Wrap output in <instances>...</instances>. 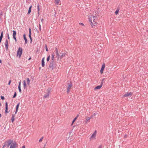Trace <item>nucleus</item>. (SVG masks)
I'll return each instance as SVG.
<instances>
[{"label":"nucleus","mask_w":148,"mask_h":148,"mask_svg":"<svg viewBox=\"0 0 148 148\" xmlns=\"http://www.w3.org/2000/svg\"><path fill=\"white\" fill-rule=\"evenodd\" d=\"M23 88L24 89H26L27 87V84L26 83V81L25 80H24L23 81Z\"/></svg>","instance_id":"obj_16"},{"label":"nucleus","mask_w":148,"mask_h":148,"mask_svg":"<svg viewBox=\"0 0 148 148\" xmlns=\"http://www.w3.org/2000/svg\"><path fill=\"white\" fill-rule=\"evenodd\" d=\"M65 56V53H63L62 55L59 56V59L61 60L63 57H64Z\"/></svg>","instance_id":"obj_14"},{"label":"nucleus","mask_w":148,"mask_h":148,"mask_svg":"<svg viewBox=\"0 0 148 148\" xmlns=\"http://www.w3.org/2000/svg\"><path fill=\"white\" fill-rule=\"evenodd\" d=\"M32 6L31 5L29 7V10H28V12L27 13V14H29L31 12V8H32Z\"/></svg>","instance_id":"obj_24"},{"label":"nucleus","mask_w":148,"mask_h":148,"mask_svg":"<svg viewBox=\"0 0 148 148\" xmlns=\"http://www.w3.org/2000/svg\"><path fill=\"white\" fill-rule=\"evenodd\" d=\"M77 119V118H75L73 120V121H72V122L71 124V125H73L74 122H75V121Z\"/></svg>","instance_id":"obj_28"},{"label":"nucleus","mask_w":148,"mask_h":148,"mask_svg":"<svg viewBox=\"0 0 148 148\" xmlns=\"http://www.w3.org/2000/svg\"><path fill=\"white\" fill-rule=\"evenodd\" d=\"M8 38L9 39H10V37H9V35L8 34Z\"/></svg>","instance_id":"obj_43"},{"label":"nucleus","mask_w":148,"mask_h":148,"mask_svg":"<svg viewBox=\"0 0 148 148\" xmlns=\"http://www.w3.org/2000/svg\"><path fill=\"white\" fill-rule=\"evenodd\" d=\"M16 92H15L13 98H14L16 96Z\"/></svg>","instance_id":"obj_34"},{"label":"nucleus","mask_w":148,"mask_h":148,"mask_svg":"<svg viewBox=\"0 0 148 148\" xmlns=\"http://www.w3.org/2000/svg\"><path fill=\"white\" fill-rule=\"evenodd\" d=\"M54 56H55L54 53H53L52 54V59L53 60H54Z\"/></svg>","instance_id":"obj_31"},{"label":"nucleus","mask_w":148,"mask_h":148,"mask_svg":"<svg viewBox=\"0 0 148 148\" xmlns=\"http://www.w3.org/2000/svg\"><path fill=\"white\" fill-rule=\"evenodd\" d=\"M11 82V80H10L9 81L8 83V85H10V84Z\"/></svg>","instance_id":"obj_38"},{"label":"nucleus","mask_w":148,"mask_h":148,"mask_svg":"<svg viewBox=\"0 0 148 148\" xmlns=\"http://www.w3.org/2000/svg\"><path fill=\"white\" fill-rule=\"evenodd\" d=\"M105 63H103L102 64L101 68L100 70V73L101 74L103 73L104 69L105 68Z\"/></svg>","instance_id":"obj_6"},{"label":"nucleus","mask_w":148,"mask_h":148,"mask_svg":"<svg viewBox=\"0 0 148 148\" xmlns=\"http://www.w3.org/2000/svg\"><path fill=\"white\" fill-rule=\"evenodd\" d=\"M42 21H43V19H42L41 20V21L42 22Z\"/></svg>","instance_id":"obj_52"},{"label":"nucleus","mask_w":148,"mask_h":148,"mask_svg":"<svg viewBox=\"0 0 148 148\" xmlns=\"http://www.w3.org/2000/svg\"><path fill=\"white\" fill-rule=\"evenodd\" d=\"M1 99L2 100H4V98L3 96H1Z\"/></svg>","instance_id":"obj_36"},{"label":"nucleus","mask_w":148,"mask_h":148,"mask_svg":"<svg viewBox=\"0 0 148 148\" xmlns=\"http://www.w3.org/2000/svg\"><path fill=\"white\" fill-rule=\"evenodd\" d=\"M1 114H0V117H1Z\"/></svg>","instance_id":"obj_49"},{"label":"nucleus","mask_w":148,"mask_h":148,"mask_svg":"<svg viewBox=\"0 0 148 148\" xmlns=\"http://www.w3.org/2000/svg\"><path fill=\"white\" fill-rule=\"evenodd\" d=\"M6 146V145H4L3 147V148L4 147Z\"/></svg>","instance_id":"obj_46"},{"label":"nucleus","mask_w":148,"mask_h":148,"mask_svg":"<svg viewBox=\"0 0 148 148\" xmlns=\"http://www.w3.org/2000/svg\"><path fill=\"white\" fill-rule=\"evenodd\" d=\"M21 81H20L19 83V84L18 86V88L19 90V92L20 93L21 92Z\"/></svg>","instance_id":"obj_13"},{"label":"nucleus","mask_w":148,"mask_h":148,"mask_svg":"<svg viewBox=\"0 0 148 148\" xmlns=\"http://www.w3.org/2000/svg\"><path fill=\"white\" fill-rule=\"evenodd\" d=\"M127 136V135L126 134H125L124 136V138H126Z\"/></svg>","instance_id":"obj_47"},{"label":"nucleus","mask_w":148,"mask_h":148,"mask_svg":"<svg viewBox=\"0 0 148 148\" xmlns=\"http://www.w3.org/2000/svg\"><path fill=\"white\" fill-rule=\"evenodd\" d=\"M30 59H31V58H29V59H28V60H30Z\"/></svg>","instance_id":"obj_50"},{"label":"nucleus","mask_w":148,"mask_h":148,"mask_svg":"<svg viewBox=\"0 0 148 148\" xmlns=\"http://www.w3.org/2000/svg\"><path fill=\"white\" fill-rule=\"evenodd\" d=\"M37 10H38V16H39V12H40V6L38 4V5H37Z\"/></svg>","instance_id":"obj_20"},{"label":"nucleus","mask_w":148,"mask_h":148,"mask_svg":"<svg viewBox=\"0 0 148 148\" xmlns=\"http://www.w3.org/2000/svg\"><path fill=\"white\" fill-rule=\"evenodd\" d=\"M49 67L51 69V70H53V65H49Z\"/></svg>","instance_id":"obj_30"},{"label":"nucleus","mask_w":148,"mask_h":148,"mask_svg":"<svg viewBox=\"0 0 148 148\" xmlns=\"http://www.w3.org/2000/svg\"><path fill=\"white\" fill-rule=\"evenodd\" d=\"M96 18V16H94L91 15H90L88 16V20L90 22V24L92 27L97 25Z\"/></svg>","instance_id":"obj_1"},{"label":"nucleus","mask_w":148,"mask_h":148,"mask_svg":"<svg viewBox=\"0 0 148 148\" xmlns=\"http://www.w3.org/2000/svg\"><path fill=\"white\" fill-rule=\"evenodd\" d=\"M13 142L11 140H8L6 141V142L5 143H6L7 144L6 145V146L8 147H9L10 145H11V144H12Z\"/></svg>","instance_id":"obj_5"},{"label":"nucleus","mask_w":148,"mask_h":148,"mask_svg":"<svg viewBox=\"0 0 148 148\" xmlns=\"http://www.w3.org/2000/svg\"><path fill=\"white\" fill-rule=\"evenodd\" d=\"M79 116V115L77 114L75 118H77H77Z\"/></svg>","instance_id":"obj_44"},{"label":"nucleus","mask_w":148,"mask_h":148,"mask_svg":"<svg viewBox=\"0 0 148 148\" xmlns=\"http://www.w3.org/2000/svg\"><path fill=\"white\" fill-rule=\"evenodd\" d=\"M50 56L49 55L48 57L47 58V62H48L49 61V59H50Z\"/></svg>","instance_id":"obj_33"},{"label":"nucleus","mask_w":148,"mask_h":148,"mask_svg":"<svg viewBox=\"0 0 148 148\" xmlns=\"http://www.w3.org/2000/svg\"><path fill=\"white\" fill-rule=\"evenodd\" d=\"M97 134V131L95 130L92 134L90 138V140H95L96 139V136Z\"/></svg>","instance_id":"obj_3"},{"label":"nucleus","mask_w":148,"mask_h":148,"mask_svg":"<svg viewBox=\"0 0 148 148\" xmlns=\"http://www.w3.org/2000/svg\"><path fill=\"white\" fill-rule=\"evenodd\" d=\"M102 84H101V85H100L97 86H96V87H95V88H94L95 90L100 89L102 87Z\"/></svg>","instance_id":"obj_11"},{"label":"nucleus","mask_w":148,"mask_h":148,"mask_svg":"<svg viewBox=\"0 0 148 148\" xmlns=\"http://www.w3.org/2000/svg\"><path fill=\"white\" fill-rule=\"evenodd\" d=\"M19 104H20L19 103H18L16 106V111H15V114H16V113H17V112H18V108L19 106Z\"/></svg>","instance_id":"obj_22"},{"label":"nucleus","mask_w":148,"mask_h":148,"mask_svg":"<svg viewBox=\"0 0 148 148\" xmlns=\"http://www.w3.org/2000/svg\"><path fill=\"white\" fill-rule=\"evenodd\" d=\"M104 79H103V80H104Z\"/></svg>","instance_id":"obj_53"},{"label":"nucleus","mask_w":148,"mask_h":148,"mask_svg":"<svg viewBox=\"0 0 148 148\" xmlns=\"http://www.w3.org/2000/svg\"><path fill=\"white\" fill-rule=\"evenodd\" d=\"M13 38L15 40V41H16V37H14Z\"/></svg>","instance_id":"obj_41"},{"label":"nucleus","mask_w":148,"mask_h":148,"mask_svg":"<svg viewBox=\"0 0 148 148\" xmlns=\"http://www.w3.org/2000/svg\"><path fill=\"white\" fill-rule=\"evenodd\" d=\"M43 148H45V147H44Z\"/></svg>","instance_id":"obj_54"},{"label":"nucleus","mask_w":148,"mask_h":148,"mask_svg":"<svg viewBox=\"0 0 148 148\" xmlns=\"http://www.w3.org/2000/svg\"><path fill=\"white\" fill-rule=\"evenodd\" d=\"M91 117H86V121H84L85 124H87L88 122L89 121L90 119H91Z\"/></svg>","instance_id":"obj_9"},{"label":"nucleus","mask_w":148,"mask_h":148,"mask_svg":"<svg viewBox=\"0 0 148 148\" xmlns=\"http://www.w3.org/2000/svg\"><path fill=\"white\" fill-rule=\"evenodd\" d=\"M60 0H55V3L56 4H58L60 2Z\"/></svg>","instance_id":"obj_26"},{"label":"nucleus","mask_w":148,"mask_h":148,"mask_svg":"<svg viewBox=\"0 0 148 148\" xmlns=\"http://www.w3.org/2000/svg\"><path fill=\"white\" fill-rule=\"evenodd\" d=\"M0 63H1V60H0Z\"/></svg>","instance_id":"obj_48"},{"label":"nucleus","mask_w":148,"mask_h":148,"mask_svg":"<svg viewBox=\"0 0 148 148\" xmlns=\"http://www.w3.org/2000/svg\"><path fill=\"white\" fill-rule=\"evenodd\" d=\"M43 137L42 136L40 139V140H39V141L40 143L42 141V139H43Z\"/></svg>","instance_id":"obj_32"},{"label":"nucleus","mask_w":148,"mask_h":148,"mask_svg":"<svg viewBox=\"0 0 148 148\" xmlns=\"http://www.w3.org/2000/svg\"><path fill=\"white\" fill-rule=\"evenodd\" d=\"M23 36L24 39V40H25V43H27V38H26V35H25V34H23Z\"/></svg>","instance_id":"obj_17"},{"label":"nucleus","mask_w":148,"mask_h":148,"mask_svg":"<svg viewBox=\"0 0 148 148\" xmlns=\"http://www.w3.org/2000/svg\"><path fill=\"white\" fill-rule=\"evenodd\" d=\"M45 58H43L42 60V67H44L45 66Z\"/></svg>","instance_id":"obj_15"},{"label":"nucleus","mask_w":148,"mask_h":148,"mask_svg":"<svg viewBox=\"0 0 148 148\" xmlns=\"http://www.w3.org/2000/svg\"><path fill=\"white\" fill-rule=\"evenodd\" d=\"M56 57L58 59H59V56H60L59 55V54L58 52H56Z\"/></svg>","instance_id":"obj_27"},{"label":"nucleus","mask_w":148,"mask_h":148,"mask_svg":"<svg viewBox=\"0 0 148 148\" xmlns=\"http://www.w3.org/2000/svg\"><path fill=\"white\" fill-rule=\"evenodd\" d=\"M45 48H46V51H48V48H47V45H45Z\"/></svg>","instance_id":"obj_35"},{"label":"nucleus","mask_w":148,"mask_h":148,"mask_svg":"<svg viewBox=\"0 0 148 148\" xmlns=\"http://www.w3.org/2000/svg\"><path fill=\"white\" fill-rule=\"evenodd\" d=\"M14 117H15V115L14 114H12V117L11 118V121L12 123H13L15 119H14Z\"/></svg>","instance_id":"obj_23"},{"label":"nucleus","mask_w":148,"mask_h":148,"mask_svg":"<svg viewBox=\"0 0 148 148\" xmlns=\"http://www.w3.org/2000/svg\"><path fill=\"white\" fill-rule=\"evenodd\" d=\"M50 92V90H49L48 92L44 96V98H49V95Z\"/></svg>","instance_id":"obj_10"},{"label":"nucleus","mask_w":148,"mask_h":148,"mask_svg":"<svg viewBox=\"0 0 148 148\" xmlns=\"http://www.w3.org/2000/svg\"><path fill=\"white\" fill-rule=\"evenodd\" d=\"M79 24L80 25H82V26H84V25L82 23H79Z\"/></svg>","instance_id":"obj_37"},{"label":"nucleus","mask_w":148,"mask_h":148,"mask_svg":"<svg viewBox=\"0 0 148 148\" xmlns=\"http://www.w3.org/2000/svg\"><path fill=\"white\" fill-rule=\"evenodd\" d=\"M29 37L30 39L31 42L32 41V39L31 36V29L29 28Z\"/></svg>","instance_id":"obj_21"},{"label":"nucleus","mask_w":148,"mask_h":148,"mask_svg":"<svg viewBox=\"0 0 148 148\" xmlns=\"http://www.w3.org/2000/svg\"><path fill=\"white\" fill-rule=\"evenodd\" d=\"M5 45V48L7 50L8 49V41L7 40H6L4 43Z\"/></svg>","instance_id":"obj_12"},{"label":"nucleus","mask_w":148,"mask_h":148,"mask_svg":"<svg viewBox=\"0 0 148 148\" xmlns=\"http://www.w3.org/2000/svg\"><path fill=\"white\" fill-rule=\"evenodd\" d=\"M13 38L16 37V31L13 30Z\"/></svg>","instance_id":"obj_25"},{"label":"nucleus","mask_w":148,"mask_h":148,"mask_svg":"<svg viewBox=\"0 0 148 148\" xmlns=\"http://www.w3.org/2000/svg\"><path fill=\"white\" fill-rule=\"evenodd\" d=\"M98 148H101V145H99Z\"/></svg>","instance_id":"obj_42"},{"label":"nucleus","mask_w":148,"mask_h":148,"mask_svg":"<svg viewBox=\"0 0 148 148\" xmlns=\"http://www.w3.org/2000/svg\"><path fill=\"white\" fill-rule=\"evenodd\" d=\"M119 10L118 9L116 10L115 12V14L116 15H117L119 12Z\"/></svg>","instance_id":"obj_29"},{"label":"nucleus","mask_w":148,"mask_h":148,"mask_svg":"<svg viewBox=\"0 0 148 148\" xmlns=\"http://www.w3.org/2000/svg\"><path fill=\"white\" fill-rule=\"evenodd\" d=\"M25 146H23L21 148H25Z\"/></svg>","instance_id":"obj_45"},{"label":"nucleus","mask_w":148,"mask_h":148,"mask_svg":"<svg viewBox=\"0 0 148 148\" xmlns=\"http://www.w3.org/2000/svg\"><path fill=\"white\" fill-rule=\"evenodd\" d=\"M146 31L147 32H148V30H147Z\"/></svg>","instance_id":"obj_51"},{"label":"nucleus","mask_w":148,"mask_h":148,"mask_svg":"<svg viewBox=\"0 0 148 148\" xmlns=\"http://www.w3.org/2000/svg\"><path fill=\"white\" fill-rule=\"evenodd\" d=\"M23 49L22 48L19 47L17 51V56H18L19 58H21L22 53Z\"/></svg>","instance_id":"obj_2"},{"label":"nucleus","mask_w":148,"mask_h":148,"mask_svg":"<svg viewBox=\"0 0 148 148\" xmlns=\"http://www.w3.org/2000/svg\"><path fill=\"white\" fill-rule=\"evenodd\" d=\"M16 145L15 142L13 143L11 145L10 148H16Z\"/></svg>","instance_id":"obj_8"},{"label":"nucleus","mask_w":148,"mask_h":148,"mask_svg":"<svg viewBox=\"0 0 148 148\" xmlns=\"http://www.w3.org/2000/svg\"><path fill=\"white\" fill-rule=\"evenodd\" d=\"M132 94V93L131 92H127L124 95H123V97H128L129 96H131Z\"/></svg>","instance_id":"obj_7"},{"label":"nucleus","mask_w":148,"mask_h":148,"mask_svg":"<svg viewBox=\"0 0 148 148\" xmlns=\"http://www.w3.org/2000/svg\"><path fill=\"white\" fill-rule=\"evenodd\" d=\"M39 29L40 30H41V25L40 24L39 25Z\"/></svg>","instance_id":"obj_39"},{"label":"nucleus","mask_w":148,"mask_h":148,"mask_svg":"<svg viewBox=\"0 0 148 148\" xmlns=\"http://www.w3.org/2000/svg\"><path fill=\"white\" fill-rule=\"evenodd\" d=\"M72 86V84L71 82H70L68 84L67 89V92L68 93L70 92V90Z\"/></svg>","instance_id":"obj_4"},{"label":"nucleus","mask_w":148,"mask_h":148,"mask_svg":"<svg viewBox=\"0 0 148 148\" xmlns=\"http://www.w3.org/2000/svg\"><path fill=\"white\" fill-rule=\"evenodd\" d=\"M8 103L7 102L5 103V113H8Z\"/></svg>","instance_id":"obj_19"},{"label":"nucleus","mask_w":148,"mask_h":148,"mask_svg":"<svg viewBox=\"0 0 148 148\" xmlns=\"http://www.w3.org/2000/svg\"><path fill=\"white\" fill-rule=\"evenodd\" d=\"M56 52H58V50L57 48L56 49Z\"/></svg>","instance_id":"obj_40"},{"label":"nucleus","mask_w":148,"mask_h":148,"mask_svg":"<svg viewBox=\"0 0 148 148\" xmlns=\"http://www.w3.org/2000/svg\"><path fill=\"white\" fill-rule=\"evenodd\" d=\"M26 82L27 84L29 85L30 84V80L29 78H27L26 79Z\"/></svg>","instance_id":"obj_18"}]
</instances>
